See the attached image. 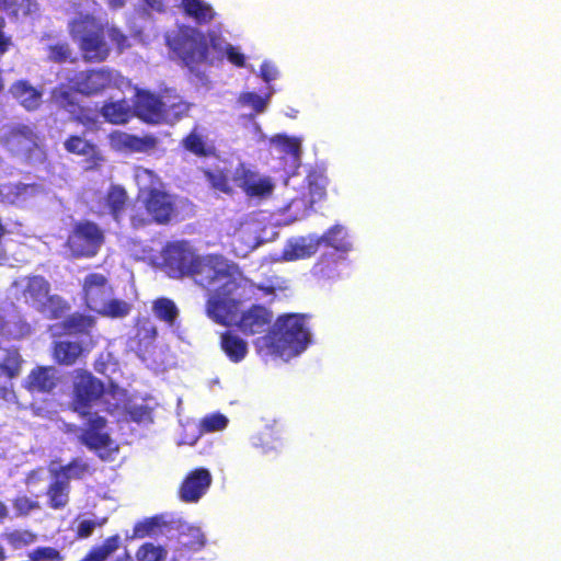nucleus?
<instances>
[{"label":"nucleus","instance_id":"nucleus-1","mask_svg":"<svg viewBox=\"0 0 561 561\" xmlns=\"http://www.w3.org/2000/svg\"><path fill=\"white\" fill-rule=\"evenodd\" d=\"M206 290L205 313L215 323L230 325L238 316L245 279L237 265L220 254H198L187 275Z\"/></svg>","mask_w":561,"mask_h":561},{"label":"nucleus","instance_id":"nucleus-2","mask_svg":"<svg viewBox=\"0 0 561 561\" xmlns=\"http://www.w3.org/2000/svg\"><path fill=\"white\" fill-rule=\"evenodd\" d=\"M268 353L282 358H291L305 352L311 343L307 316L287 313L278 316L263 336Z\"/></svg>","mask_w":561,"mask_h":561},{"label":"nucleus","instance_id":"nucleus-3","mask_svg":"<svg viewBox=\"0 0 561 561\" xmlns=\"http://www.w3.org/2000/svg\"><path fill=\"white\" fill-rule=\"evenodd\" d=\"M168 46L181 60L188 71L198 79L205 77L203 67L215 62L211 54L210 35L207 36L197 28L187 27L168 39Z\"/></svg>","mask_w":561,"mask_h":561},{"label":"nucleus","instance_id":"nucleus-4","mask_svg":"<svg viewBox=\"0 0 561 561\" xmlns=\"http://www.w3.org/2000/svg\"><path fill=\"white\" fill-rule=\"evenodd\" d=\"M0 146L26 163L46 160L44 137L34 125L18 123L4 126L0 133Z\"/></svg>","mask_w":561,"mask_h":561},{"label":"nucleus","instance_id":"nucleus-5","mask_svg":"<svg viewBox=\"0 0 561 561\" xmlns=\"http://www.w3.org/2000/svg\"><path fill=\"white\" fill-rule=\"evenodd\" d=\"M138 201L141 207H133L129 221L133 229H142L152 224L168 225L174 213L175 203L173 197L164 190L148 187L140 190Z\"/></svg>","mask_w":561,"mask_h":561},{"label":"nucleus","instance_id":"nucleus-6","mask_svg":"<svg viewBox=\"0 0 561 561\" xmlns=\"http://www.w3.org/2000/svg\"><path fill=\"white\" fill-rule=\"evenodd\" d=\"M69 26L72 37L79 42L85 61L102 62L108 57L105 25L90 15H84L72 20Z\"/></svg>","mask_w":561,"mask_h":561},{"label":"nucleus","instance_id":"nucleus-7","mask_svg":"<svg viewBox=\"0 0 561 561\" xmlns=\"http://www.w3.org/2000/svg\"><path fill=\"white\" fill-rule=\"evenodd\" d=\"M105 393V383L87 369H76L71 375L70 409L81 417L90 415Z\"/></svg>","mask_w":561,"mask_h":561},{"label":"nucleus","instance_id":"nucleus-8","mask_svg":"<svg viewBox=\"0 0 561 561\" xmlns=\"http://www.w3.org/2000/svg\"><path fill=\"white\" fill-rule=\"evenodd\" d=\"M104 242L102 229L93 221L82 220L73 225L66 247L73 257H93Z\"/></svg>","mask_w":561,"mask_h":561},{"label":"nucleus","instance_id":"nucleus-9","mask_svg":"<svg viewBox=\"0 0 561 561\" xmlns=\"http://www.w3.org/2000/svg\"><path fill=\"white\" fill-rule=\"evenodd\" d=\"M198 253L186 240L168 242L162 251V267L171 278H184L190 274Z\"/></svg>","mask_w":561,"mask_h":561},{"label":"nucleus","instance_id":"nucleus-10","mask_svg":"<svg viewBox=\"0 0 561 561\" xmlns=\"http://www.w3.org/2000/svg\"><path fill=\"white\" fill-rule=\"evenodd\" d=\"M115 78L107 68L87 69L75 73L68 79V84L77 93L92 96L113 87Z\"/></svg>","mask_w":561,"mask_h":561},{"label":"nucleus","instance_id":"nucleus-11","mask_svg":"<svg viewBox=\"0 0 561 561\" xmlns=\"http://www.w3.org/2000/svg\"><path fill=\"white\" fill-rule=\"evenodd\" d=\"M113 295L107 277L100 273L88 274L82 284V298L85 307L94 312L104 308L105 301Z\"/></svg>","mask_w":561,"mask_h":561},{"label":"nucleus","instance_id":"nucleus-12","mask_svg":"<svg viewBox=\"0 0 561 561\" xmlns=\"http://www.w3.org/2000/svg\"><path fill=\"white\" fill-rule=\"evenodd\" d=\"M72 91L70 87L59 85L53 90L51 99L59 108L70 115L72 121L84 126L94 125L96 123L95 115H93L89 107L78 102Z\"/></svg>","mask_w":561,"mask_h":561},{"label":"nucleus","instance_id":"nucleus-13","mask_svg":"<svg viewBox=\"0 0 561 561\" xmlns=\"http://www.w3.org/2000/svg\"><path fill=\"white\" fill-rule=\"evenodd\" d=\"M273 312L263 305H252L242 311L234 325L244 335H255L268 332L272 328Z\"/></svg>","mask_w":561,"mask_h":561},{"label":"nucleus","instance_id":"nucleus-14","mask_svg":"<svg viewBox=\"0 0 561 561\" xmlns=\"http://www.w3.org/2000/svg\"><path fill=\"white\" fill-rule=\"evenodd\" d=\"M87 417V423L79 435V442L90 450L98 451L108 448L112 444V439L106 432V419L96 413L92 414L91 412Z\"/></svg>","mask_w":561,"mask_h":561},{"label":"nucleus","instance_id":"nucleus-15","mask_svg":"<svg viewBox=\"0 0 561 561\" xmlns=\"http://www.w3.org/2000/svg\"><path fill=\"white\" fill-rule=\"evenodd\" d=\"M163 100L148 90H139L135 95L133 112L136 117L148 124L163 123Z\"/></svg>","mask_w":561,"mask_h":561},{"label":"nucleus","instance_id":"nucleus-16","mask_svg":"<svg viewBox=\"0 0 561 561\" xmlns=\"http://www.w3.org/2000/svg\"><path fill=\"white\" fill-rule=\"evenodd\" d=\"M232 180L250 197H266L273 192V183L268 178H260L243 163L236 168Z\"/></svg>","mask_w":561,"mask_h":561},{"label":"nucleus","instance_id":"nucleus-17","mask_svg":"<svg viewBox=\"0 0 561 561\" xmlns=\"http://www.w3.org/2000/svg\"><path fill=\"white\" fill-rule=\"evenodd\" d=\"M211 481V474L206 468H196L182 481L179 497L185 503H195L207 492Z\"/></svg>","mask_w":561,"mask_h":561},{"label":"nucleus","instance_id":"nucleus-18","mask_svg":"<svg viewBox=\"0 0 561 561\" xmlns=\"http://www.w3.org/2000/svg\"><path fill=\"white\" fill-rule=\"evenodd\" d=\"M65 150L70 154L84 157L85 170H98L104 162L99 147L79 135H70L64 141Z\"/></svg>","mask_w":561,"mask_h":561},{"label":"nucleus","instance_id":"nucleus-19","mask_svg":"<svg viewBox=\"0 0 561 561\" xmlns=\"http://www.w3.org/2000/svg\"><path fill=\"white\" fill-rule=\"evenodd\" d=\"M59 382L54 366H36L26 376L23 387L31 394H45L55 390Z\"/></svg>","mask_w":561,"mask_h":561},{"label":"nucleus","instance_id":"nucleus-20","mask_svg":"<svg viewBox=\"0 0 561 561\" xmlns=\"http://www.w3.org/2000/svg\"><path fill=\"white\" fill-rule=\"evenodd\" d=\"M320 248L318 236L300 237L288 241L283 250L286 261H296L312 256Z\"/></svg>","mask_w":561,"mask_h":561},{"label":"nucleus","instance_id":"nucleus-21","mask_svg":"<svg viewBox=\"0 0 561 561\" xmlns=\"http://www.w3.org/2000/svg\"><path fill=\"white\" fill-rule=\"evenodd\" d=\"M9 91L26 111H35L42 104V92L26 80L14 82Z\"/></svg>","mask_w":561,"mask_h":561},{"label":"nucleus","instance_id":"nucleus-22","mask_svg":"<svg viewBox=\"0 0 561 561\" xmlns=\"http://www.w3.org/2000/svg\"><path fill=\"white\" fill-rule=\"evenodd\" d=\"M53 481L46 489L47 505L51 510H64L69 503L70 483L51 471Z\"/></svg>","mask_w":561,"mask_h":561},{"label":"nucleus","instance_id":"nucleus-23","mask_svg":"<svg viewBox=\"0 0 561 561\" xmlns=\"http://www.w3.org/2000/svg\"><path fill=\"white\" fill-rule=\"evenodd\" d=\"M181 146L186 151L199 158L211 157L216 153L215 146L207 141L206 137L199 133L197 127L192 128L181 140Z\"/></svg>","mask_w":561,"mask_h":561},{"label":"nucleus","instance_id":"nucleus-24","mask_svg":"<svg viewBox=\"0 0 561 561\" xmlns=\"http://www.w3.org/2000/svg\"><path fill=\"white\" fill-rule=\"evenodd\" d=\"M112 139L117 146L125 148L133 152H146L152 150L157 146V139L151 136L139 137L127 133H115L112 135Z\"/></svg>","mask_w":561,"mask_h":561},{"label":"nucleus","instance_id":"nucleus-25","mask_svg":"<svg viewBox=\"0 0 561 561\" xmlns=\"http://www.w3.org/2000/svg\"><path fill=\"white\" fill-rule=\"evenodd\" d=\"M210 44L215 53V61L222 60L226 57L236 67L242 68L245 66V56L237 47L224 43L219 35L210 33Z\"/></svg>","mask_w":561,"mask_h":561},{"label":"nucleus","instance_id":"nucleus-26","mask_svg":"<svg viewBox=\"0 0 561 561\" xmlns=\"http://www.w3.org/2000/svg\"><path fill=\"white\" fill-rule=\"evenodd\" d=\"M220 346L227 357L233 363H240L248 354V344L232 331H226L220 336Z\"/></svg>","mask_w":561,"mask_h":561},{"label":"nucleus","instance_id":"nucleus-27","mask_svg":"<svg viewBox=\"0 0 561 561\" xmlns=\"http://www.w3.org/2000/svg\"><path fill=\"white\" fill-rule=\"evenodd\" d=\"M107 123L114 125L126 124L133 116V107L126 100L104 102L100 110Z\"/></svg>","mask_w":561,"mask_h":561},{"label":"nucleus","instance_id":"nucleus-28","mask_svg":"<svg viewBox=\"0 0 561 561\" xmlns=\"http://www.w3.org/2000/svg\"><path fill=\"white\" fill-rule=\"evenodd\" d=\"M83 347L79 342L57 341L53 346V357L56 363L64 366L73 365L81 356Z\"/></svg>","mask_w":561,"mask_h":561},{"label":"nucleus","instance_id":"nucleus-29","mask_svg":"<svg viewBox=\"0 0 561 561\" xmlns=\"http://www.w3.org/2000/svg\"><path fill=\"white\" fill-rule=\"evenodd\" d=\"M105 205L114 220L119 221L128 203L127 191L121 185H111L105 195Z\"/></svg>","mask_w":561,"mask_h":561},{"label":"nucleus","instance_id":"nucleus-30","mask_svg":"<svg viewBox=\"0 0 561 561\" xmlns=\"http://www.w3.org/2000/svg\"><path fill=\"white\" fill-rule=\"evenodd\" d=\"M49 290V283L43 276L36 275L27 279L23 295L26 301L33 305H42L47 299Z\"/></svg>","mask_w":561,"mask_h":561},{"label":"nucleus","instance_id":"nucleus-31","mask_svg":"<svg viewBox=\"0 0 561 561\" xmlns=\"http://www.w3.org/2000/svg\"><path fill=\"white\" fill-rule=\"evenodd\" d=\"M192 104L179 96L163 100V123L172 124L188 115Z\"/></svg>","mask_w":561,"mask_h":561},{"label":"nucleus","instance_id":"nucleus-32","mask_svg":"<svg viewBox=\"0 0 561 561\" xmlns=\"http://www.w3.org/2000/svg\"><path fill=\"white\" fill-rule=\"evenodd\" d=\"M253 445L262 455H278L283 449V440L273 428H266L253 438Z\"/></svg>","mask_w":561,"mask_h":561},{"label":"nucleus","instance_id":"nucleus-33","mask_svg":"<svg viewBox=\"0 0 561 561\" xmlns=\"http://www.w3.org/2000/svg\"><path fill=\"white\" fill-rule=\"evenodd\" d=\"M54 472H56L64 480L70 482L72 479L81 480L85 476H91L94 472V469H92L87 461L76 457L72 458L67 465L54 470Z\"/></svg>","mask_w":561,"mask_h":561},{"label":"nucleus","instance_id":"nucleus-34","mask_svg":"<svg viewBox=\"0 0 561 561\" xmlns=\"http://www.w3.org/2000/svg\"><path fill=\"white\" fill-rule=\"evenodd\" d=\"M152 312L158 320L167 323L169 327L174 325L180 313L175 302L167 297H160L153 300Z\"/></svg>","mask_w":561,"mask_h":561},{"label":"nucleus","instance_id":"nucleus-35","mask_svg":"<svg viewBox=\"0 0 561 561\" xmlns=\"http://www.w3.org/2000/svg\"><path fill=\"white\" fill-rule=\"evenodd\" d=\"M318 239L320 245L324 244L340 252H347L352 248V244L347 239L346 232L341 226L331 227L322 236L318 237Z\"/></svg>","mask_w":561,"mask_h":561},{"label":"nucleus","instance_id":"nucleus-36","mask_svg":"<svg viewBox=\"0 0 561 561\" xmlns=\"http://www.w3.org/2000/svg\"><path fill=\"white\" fill-rule=\"evenodd\" d=\"M181 7L184 13L198 23H207L214 19L213 8L203 0H182Z\"/></svg>","mask_w":561,"mask_h":561},{"label":"nucleus","instance_id":"nucleus-37","mask_svg":"<svg viewBox=\"0 0 561 561\" xmlns=\"http://www.w3.org/2000/svg\"><path fill=\"white\" fill-rule=\"evenodd\" d=\"M94 323L92 317L76 312L64 320L62 329L68 334H88Z\"/></svg>","mask_w":561,"mask_h":561},{"label":"nucleus","instance_id":"nucleus-38","mask_svg":"<svg viewBox=\"0 0 561 561\" xmlns=\"http://www.w3.org/2000/svg\"><path fill=\"white\" fill-rule=\"evenodd\" d=\"M157 336L158 330L149 319H142L137 323L135 339L140 351H148L153 345Z\"/></svg>","mask_w":561,"mask_h":561},{"label":"nucleus","instance_id":"nucleus-39","mask_svg":"<svg viewBox=\"0 0 561 561\" xmlns=\"http://www.w3.org/2000/svg\"><path fill=\"white\" fill-rule=\"evenodd\" d=\"M22 363L23 359L16 348H7L4 356L0 362V368L7 375V377L13 379L19 376Z\"/></svg>","mask_w":561,"mask_h":561},{"label":"nucleus","instance_id":"nucleus-40","mask_svg":"<svg viewBox=\"0 0 561 561\" xmlns=\"http://www.w3.org/2000/svg\"><path fill=\"white\" fill-rule=\"evenodd\" d=\"M121 546V536L118 534L107 537L102 545L93 547L88 554L94 561H105Z\"/></svg>","mask_w":561,"mask_h":561},{"label":"nucleus","instance_id":"nucleus-41","mask_svg":"<svg viewBox=\"0 0 561 561\" xmlns=\"http://www.w3.org/2000/svg\"><path fill=\"white\" fill-rule=\"evenodd\" d=\"M167 550L161 546H154L152 542L141 545L136 551L137 561H165Z\"/></svg>","mask_w":561,"mask_h":561},{"label":"nucleus","instance_id":"nucleus-42","mask_svg":"<svg viewBox=\"0 0 561 561\" xmlns=\"http://www.w3.org/2000/svg\"><path fill=\"white\" fill-rule=\"evenodd\" d=\"M5 541L14 549H21L36 541L37 536L27 529H14L4 534Z\"/></svg>","mask_w":561,"mask_h":561},{"label":"nucleus","instance_id":"nucleus-43","mask_svg":"<svg viewBox=\"0 0 561 561\" xmlns=\"http://www.w3.org/2000/svg\"><path fill=\"white\" fill-rule=\"evenodd\" d=\"M271 94L261 96L255 92H243L239 95L238 102L243 106L253 108L255 114L263 113L268 104Z\"/></svg>","mask_w":561,"mask_h":561},{"label":"nucleus","instance_id":"nucleus-44","mask_svg":"<svg viewBox=\"0 0 561 561\" xmlns=\"http://www.w3.org/2000/svg\"><path fill=\"white\" fill-rule=\"evenodd\" d=\"M203 173L214 190L220 191L222 193L231 192L228 172L224 170L211 171L209 169H205Z\"/></svg>","mask_w":561,"mask_h":561},{"label":"nucleus","instance_id":"nucleus-45","mask_svg":"<svg viewBox=\"0 0 561 561\" xmlns=\"http://www.w3.org/2000/svg\"><path fill=\"white\" fill-rule=\"evenodd\" d=\"M72 50L70 45L66 42L57 43L47 46V57L48 60L57 64H62L67 61L73 62L75 59L71 58Z\"/></svg>","mask_w":561,"mask_h":561},{"label":"nucleus","instance_id":"nucleus-46","mask_svg":"<svg viewBox=\"0 0 561 561\" xmlns=\"http://www.w3.org/2000/svg\"><path fill=\"white\" fill-rule=\"evenodd\" d=\"M273 142L276 144L286 154L291 156L296 160L299 159L301 142L298 138L277 135L273 138Z\"/></svg>","mask_w":561,"mask_h":561},{"label":"nucleus","instance_id":"nucleus-47","mask_svg":"<svg viewBox=\"0 0 561 561\" xmlns=\"http://www.w3.org/2000/svg\"><path fill=\"white\" fill-rule=\"evenodd\" d=\"M129 310L130 308L127 302L108 298L107 301H105L104 308L100 309L96 313L112 318H122L127 316Z\"/></svg>","mask_w":561,"mask_h":561},{"label":"nucleus","instance_id":"nucleus-48","mask_svg":"<svg viewBox=\"0 0 561 561\" xmlns=\"http://www.w3.org/2000/svg\"><path fill=\"white\" fill-rule=\"evenodd\" d=\"M12 505L15 511V516L25 517L31 512L39 510L41 505L37 501L32 500L27 495H18L12 500Z\"/></svg>","mask_w":561,"mask_h":561},{"label":"nucleus","instance_id":"nucleus-49","mask_svg":"<svg viewBox=\"0 0 561 561\" xmlns=\"http://www.w3.org/2000/svg\"><path fill=\"white\" fill-rule=\"evenodd\" d=\"M30 561H62L61 553L54 547H37L28 552Z\"/></svg>","mask_w":561,"mask_h":561},{"label":"nucleus","instance_id":"nucleus-50","mask_svg":"<svg viewBox=\"0 0 561 561\" xmlns=\"http://www.w3.org/2000/svg\"><path fill=\"white\" fill-rule=\"evenodd\" d=\"M160 525L159 517L153 516L135 524L133 528V538H144L151 535Z\"/></svg>","mask_w":561,"mask_h":561},{"label":"nucleus","instance_id":"nucleus-51","mask_svg":"<svg viewBox=\"0 0 561 561\" xmlns=\"http://www.w3.org/2000/svg\"><path fill=\"white\" fill-rule=\"evenodd\" d=\"M227 424L228 419L220 413L207 415L201 422L202 430L206 433L221 431Z\"/></svg>","mask_w":561,"mask_h":561},{"label":"nucleus","instance_id":"nucleus-52","mask_svg":"<svg viewBox=\"0 0 561 561\" xmlns=\"http://www.w3.org/2000/svg\"><path fill=\"white\" fill-rule=\"evenodd\" d=\"M105 34L110 41L116 46L118 53L124 51L130 46L128 37L115 26H105Z\"/></svg>","mask_w":561,"mask_h":561},{"label":"nucleus","instance_id":"nucleus-53","mask_svg":"<svg viewBox=\"0 0 561 561\" xmlns=\"http://www.w3.org/2000/svg\"><path fill=\"white\" fill-rule=\"evenodd\" d=\"M106 522V518H103L101 522L94 520H82L77 528L76 536L77 538H88L92 535L94 528L96 526H103Z\"/></svg>","mask_w":561,"mask_h":561},{"label":"nucleus","instance_id":"nucleus-54","mask_svg":"<svg viewBox=\"0 0 561 561\" xmlns=\"http://www.w3.org/2000/svg\"><path fill=\"white\" fill-rule=\"evenodd\" d=\"M260 75L262 79L268 83L276 79L277 70L273 65L268 62H263L260 67Z\"/></svg>","mask_w":561,"mask_h":561},{"label":"nucleus","instance_id":"nucleus-55","mask_svg":"<svg viewBox=\"0 0 561 561\" xmlns=\"http://www.w3.org/2000/svg\"><path fill=\"white\" fill-rule=\"evenodd\" d=\"M21 0H1L0 8L4 11H10L13 14H18Z\"/></svg>","mask_w":561,"mask_h":561},{"label":"nucleus","instance_id":"nucleus-56","mask_svg":"<svg viewBox=\"0 0 561 561\" xmlns=\"http://www.w3.org/2000/svg\"><path fill=\"white\" fill-rule=\"evenodd\" d=\"M311 196L312 202L322 199L325 196L324 187L319 185L311 186Z\"/></svg>","mask_w":561,"mask_h":561},{"label":"nucleus","instance_id":"nucleus-57","mask_svg":"<svg viewBox=\"0 0 561 561\" xmlns=\"http://www.w3.org/2000/svg\"><path fill=\"white\" fill-rule=\"evenodd\" d=\"M18 325H19V331L15 334V337H23V336L30 334L32 331L31 325L25 321H21Z\"/></svg>","mask_w":561,"mask_h":561},{"label":"nucleus","instance_id":"nucleus-58","mask_svg":"<svg viewBox=\"0 0 561 561\" xmlns=\"http://www.w3.org/2000/svg\"><path fill=\"white\" fill-rule=\"evenodd\" d=\"M146 3L153 10L161 12L164 10V1L163 0H145Z\"/></svg>","mask_w":561,"mask_h":561},{"label":"nucleus","instance_id":"nucleus-59","mask_svg":"<svg viewBox=\"0 0 561 561\" xmlns=\"http://www.w3.org/2000/svg\"><path fill=\"white\" fill-rule=\"evenodd\" d=\"M10 45V38L5 37L3 33H0V55L4 54Z\"/></svg>","mask_w":561,"mask_h":561},{"label":"nucleus","instance_id":"nucleus-60","mask_svg":"<svg viewBox=\"0 0 561 561\" xmlns=\"http://www.w3.org/2000/svg\"><path fill=\"white\" fill-rule=\"evenodd\" d=\"M331 260L327 259L325 256H322L317 264L314 265V270L317 273L324 274V264L330 263Z\"/></svg>","mask_w":561,"mask_h":561},{"label":"nucleus","instance_id":"nucleus-61","mask_svg":"<svg viewBox=\"0 0 561 561\" xmlns=\"http://www.w3.org/2000/svg\"><path fill=\"white\" fill-rule=\"evenodd\" d=\"M9 517V508L4 502L0 501V523Z\"/></svg>","mask_w":561,"mask_h":561},{"label":"nucleus","instance_id":"nucleus-62","mask_svg":"<svg viewBox=\"0 0 561 561\" xmlns=\"http://www.w3.org/2000/svg\"><path fill=\"white\" fill-rule=\"evenodd\" d=\"M107 4L112 9H119L125 5V0H107Z\"/></svg>","mask_w":561,"mask_h":561},{"label":"nucleus","instance_id":"nucleus-63","mask_svg":"<svg viewBox=\"0 0 561 561\" xmlns=\"http://www.w3.org/2000/svg\"><path fill=\"white\" fill-rule=\"evenodd\" d=\"M36 477V471H31L26 477V483L32 482Z\"/></svg>","mask_w":561,"mask_h":561},{"label":"nucleus","instance_id":"nucleus-64","mask_svg":"<svg viewBox=\"0 0 561 561\" xmlns=\"http://www.w3.org/2000/svg\"><path fill=\"white\" fill-rule=\"evenodd\" d=\"M4 560H5L4 550H3V548L0 546V561H4Z\"/></svg>","mask_w":561,"mask_h":561}]
</instances>
